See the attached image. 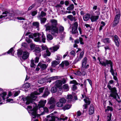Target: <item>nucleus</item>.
Masks as SVG:
<instances>
[{
    "label": "nucleus",
    "mask_w": 121,
    "mask_h": 121,
    "mask_svg": "<svg viewBox=\"0 0 121 121\" xmlns=\"http://www.w3.org/2000/svg\"><path fill=\"white\" fill-rule=\"evenodd\" d=\"M44 90L43 87H41L39 88V93L36 91L31 94L30 96L26 97L23 99V101L24 103L26 104H29L30 103H33L34 101L37 98V97L35 95H39L42 93Z\"/></svg>",
    "instance_id": "1"
},
{
    "label": "nucleus",
    "mask_w": 121,
    "mask_h": 121,
    "mask_svg": "<svg viewBox=\"0 0 121 121\" xmlns=\"http://www.w3.org/2000/svg\"><path fill=\"white\" fill-rule=\"evenodd\" d=\"M29 36L30 38L32 39L35 37L34 40L35 41L39 42L42 41L44 43L45 42L46 37L43 33L32 34L29 35Z\"/></svg>",
    "instance_id": "2"
},
{
    "label": "nucleus",
    "mask_w": 121,
    "mask_h": 121,
    "mask_svg": "<svg viewBox=\"0 0 121 121\" xmlns=\"http://www.w3.org/2000/svg\"><path fill=\"white\" fill-rule=\"evenodd\" d=\"M114 83V81L112 80H111L109 81L108 84L107 85V86L109 90H110L111 93L110 94L109 97H111L115 99L118 102H119L117 99V97L118 99H119L120 97L118 96L117 93V91L116 88L115 87L112 88L110 85Z\"/></svg>",
    "instance_id": "3"
},
{
    "label": "nucleus",
    "mask_w": 121,
    "mask_h": 121,
    "mask_svg": "<svg viewBox=\"0 0 121 121\" xmlns=\"http://www.w3.org/2000/svg\"><path fill=\"white\" fill-rule=\"evenodd\" d=\"M98 59L99 62V64L103 66H106L107 65L109 64L110 66V71L111 73L114 76L115 74L114 70L113 68L112 63L111 61L110 60H106L104 59H100L99 57Z\"/></svg>",
    "instance_id": "4"
},
{
    "label": "nucleus",
    "mask_w": 121,
    "mask_h": 121,
    "mask_svg": "<svg viewBox=\"0 0 121 121\" xmlns=\"http://www.w3.org/2000/svg\"><path fill=\"white\" fill-rule=\"evenodd\" d=\"M45 26L46 27V30L49 31L53 35H56L59 33L58 28L56 26H51L49 23L45 25Z\"/></svg>",
    "instance_id": "5"
},
{
    "label": "nucleus",
    "mask_w": 121,
    "mask_h": 121,
    "mask_svg": "<svg viewBox=\"0 0 121 121\" xmlns=\"http://www.w3.org/2000/svg\"><path fill=\"white\" fill-rule=\"evenodd\" d=\"M78 26V23L76 22H75L72 25V34H75L77 36L78 35V33L77 30Z\"/></svg>",
    "instance_id": "6"
},
{
    "label": "nucleus",
    "mask_w": 121,
    "mask_h": 121,
    "mask_svg": "<svg viewBox=\"0 0 121 121\" xmlns=\"http://www.w3.org/2000/svg\"><path fill=\"white\" fill-rule=\"evenodd\" d=\"M37 107L33 108V109L28 111V112L30 115L32 116V118H34L36 117L37 114Z\"/></svg>",
    "instance_id": "7"
},
{
    "label": "nucleus",
    "mask_w": 121,
    "mask_h": 121,
    "mask_svg": "<svg viewBox=\"0 0 121 121\" xmlns=\"http://www.w3.org/2000/svg\"><path fill=\"white\" fill-rule=\"evenodd\" d=\"M120 15V14H117L115 16V20L112 23V25L113 26H116L119 23Z\"/></svg>",
    "instance_id": "8"
},
{
    "label": "nucleus",
    "mask_w": 121,
    "mask_h": 121,
    "mask_svg": "<svg viewBox=\"0 0 121 121\" xmlns=\"http://www.w3.org/2000/svg\"><path fill=\"white\" fill-rule=\"evenodd\" d=\"M6 95L7 93L6 92H3L2 90L0 88V102L2 100L1 97L4 100H5V97H6Z\"/></svg>",
    "instance_id": "9"
},
{
    "label": "nucleus",
    "mask_w": 121,
    "mask_h": 121,
    "mask_svg": "<svg viewBox=\"0 0 121 121\" xmlns=\"http://www.w3.org/2000/svg\"><path fill=\"white\" fill-rule=\"evenodd\" d=\"M87 59L86 57H85L82 60V68L85 69L88 68L89 67V65L87 64L86 65Z\"/></svg>",
    "instance_id": "10"
},
{
    "label": "nucleus",
    "mask_w": 121,
    "mask_h": 121,
    "mask_svg": "<svg viewBox=\"0 0 121 121\" xmlns=\"http://www.w3.org/2000/svg\"><path fill=\"white\" fill-rule=\"evenodd\" d=\"M46 102V100H41L39 102V104L38 105V107L39 109V110H40V109L41 108H43Z\"/></svg>",
    "instance_id": "11"
},
{
    "label": "nucleus",
    "mask_w": 121,
    "mask_h": 121,
    "mask_svg": "<svg viewBox=\"0 0 121 121\" xmlns=\"http://www.w3.org/2000/svg\"><path fill=\"white\" fill-rule=\"evenodd\" d=\"M52 114L47 116V121H55V117Z\"/></svg>",
    "instance_id": "12"
},
{
    "label": "nucleus",
    "mask_w": 121,
    "mask_h": 121,
    "mask_svg": "<svg viewBox=\"0 0 121 121\" xmlns=\"http://www.w3.org/2000/svg\"><path fill=\"white\" fill-rule=\"evenodd\" d=\"M114 42L115 43L117 47H118L119 45L120 40L116 35L114 36Z\"/></svg>",
    "instance_id": "13"
},
{
    "label": "nucleus",
    "mask_w": 121,
    "mask_h": 121,
    "mask_svg": "<svg viewBox=\"0 0 121 121\" xmlns=\"http://www.w3.org/2000/svg\"><path fill=\"white\" fill-rule=\"evenodd\" d=\"M3 14H5L6 15H4V16L1 15L0 16V18H2L3 17L5 18L6 17L8 16V15L10 16H11L12 17L13 16V14H12V13H9L7 11H5L4 12H3Z\"/></svg>",
    "instance_id": "14"
},
{
    "label": "nucleus",
    "mask_w": 121,
    "mask_h": 121,
    "mask_svg": "<svg viewBox=\"0 0 121 121\" xmlns=\"http://www.w3.org/2000/svg\"><path fill=\"white\" fill-rule=\"evenodd\" d=\"M29 53L27 51L24 52H23L22 58L24 60L26 59L29 57Z\"/></svg>",
    "instance_id": "15"
},
{
    "label": "nucleus",
    "mask_w": 121,
    "mask_h": 121,
    "mask_svg": "<svg viewBox=\"0 0 121 121\" xmlns=\"http://www.w3.org/2000/svg\"><path fill=\"white\" fill-rule=\"evenodd\" d=\"M84 100L85 103L86 104L83 105L84 107V108L86 109L87 108V105L90 104V101L89 99L87 98H86V99H84Z\"/></svg>",
    "instance_id": "16"
},
{
    "label": "nucleus",
    "mask_w": 121,
    "mask_h": 121,
    "mask_svg": "<svg viewBox=\"0 0 121 121\" xmlns=\"http://www.w3.org/2000/svg\"><path fill=\"white\" fill-rule=\"evenodd\" d=\"M99 16L98 15H92L90 17V19L92 22L96 21L99 18Z\"/></svg>",
    "instance_id": "17"
},
{
    "label": "nucleus",
    "mask_w": 121,
    "mask_h": 121,
    "mask_svg": "<svg viewBox=\"0 0 121 121\" xmlns=\"http://www.w3.org/2000/svg\"><path fill=\"white\" fill-rule=\"evenodd\" d=\"M52 25L51 26H56L57 24V21L54 19H52L50 20Z\"/></svg>",
    "instance_id": "18"
},
{
    "label": "nucleus",
    "mask_w": 121,
    "mask_h": 121,
    "mask_svg": "<svg viewBox=\"0 0 121 121\" xmlns=\"http://www.w3.org/2000/svg\"><path fill=\"white\" fill-rule=\"evenodd\" d=\"M59 47L58 46H56L50 48V49L51 50V52H54L56 51L59 48Z\"/></svg>",
    "instance_id": "19"
},
{
    "label": "nucleus",
    "mask_w": 121,
    "mask_h": 121,
    "mask_svg": "<svg viewBox=\"0 0 121 121\" xmlns=\"http://www.w3.org/2000/svg\"><path fill=\"white\" fill-rule=\"evenodd\" d=\"M40 65V68L42 70L45 69L47 67V65L46 64H43L40 65V63H39L38 65V66Z\"/></svg>",
    "instance_id": "20"
},
{
    "label": "nucleus",
    "mask_w": 121,
    "mask_h": 121,
    "mask_svg": "<svg viewBox=\"0 0 121 121\" xmlns=\"http://www.w3.org/2000/svg\"><path fill=\"white\" fill-rule=\"evenodd\" d=\"M94 109L92 106H91L89 110V113L90 115H92L94 113Z\"/></svg>",
    "instance_id": "21"
},
{
    "label": "nucleus",
    "mask_w": 121,
    "mask_h": 121,
    "mask_svg": "<svg viewBox=\"0 0 121 121\" xmlns=\"http://www.w3.org/2000/svg\"><path fill=\"white\" fill-rule=\"evenodd\" d=\"M90 16V14H89L85 15L83 17V20L85 21H88L89 19Z\"/></svg>",
    "instance_id": "22"
},
{
    "label": "nucleus",
    "mask_w": 121,
    "mask_h": 121,
    "mask_svg": "<svg viewBox=\"0 0 121 121\" xmlns=\"http://www.w3.org/2000/svg\"><path fill=\"white\" fill-rule=\"evenodd\" d=\"M59 32L60 33H62V32L65 34V33L64 32V27L61 26H60L59 27Z\"/></svg>",
    "instance_id": "23"
},
{
    "label": "nucleus",
    "mask_w": 121,
    "mask_h": 121,
    "mask_svg": "<svg viewBox=\"0 0 121 121\" xmlns=\"http://www.w3.org/2000/svg\"><path fill=\"white\" fill-rule=\"evenodd\" d=\"M49 91L48 89L47 88L45 90L44 94L43 95V97H45L48 96L49 94Z\"/></svg>",
    "instance_id": "24"
},
{
    "label": "nucleus",
    "mask_w": 121,
    "mask_h": 121,
    "mask_svg": "<svg viewBox=\"0 0 121 121\" xmlns=\"http://www.w3.org/2000/svg\"><path fill=\"white\" fill-rule=\"evenodd\" d=\"M63 88L65 91H67L69 90V87L68 84H66L63 86Z\"/></svg>",
    "instance_id": "25"
},
{
    "label": "nucleus",
    "mask_w": 121,
    "mask_h": 121,
    "mask_svg": "<svg viewBox=\"0 0 121 121\" xmlns=\"http://www.w3.org/2000/svg\"><path fill=\"white\" fill-rule=\"evenodd\" d=\"M62 82L60 80H58L56 81V85L57 87H59L61 85Z\"/></svg>",
    "instance_id": "26"
},
{
    "label": "nucleus",
    "mask_w": 121,
    "mask_h": 121,
    "mask_svg": "<svg viewBox=\"0 0 121 121\" xmlns=\"http://www.w3.org/2000/svg\"><path fill=\"white\" fill-rule=\"evenodd\" d=\"M69 62L67 61H63L62 63V64L60 65L62 67H63L64 65L66 66H68L69 65Z\"/></svg>",
    "instance_id": "27"
},
{
    "label": "nucleus",
    "mask_w": 121,
    "mask_h": 121,
    "mask_svg": "<svg viewBox=\"0 0 121 121\" xmlns=\"http://www.w3.org/2000/svg\"><path fill=\"white\" fill-rule=\"evenodd\" d=\"M14 51L13 50V48H11L7 52V53L9 54L10 53H11V55L13 56H14Z\"/></svg>",
    "instance_id": "28"
},
{
    "label": "nucleus",
    "mask_w": 121,
    "mask_h": 121,
    "mask_svg": "<svg viewBox=\"0 0 121 121\" xmlns=\"http://www.w3.org/2000/svg\"><path fill=\"white\" fill-rule=\"evenodd\" d=\"M46 15V13L44 12L43 11H42L41 13V14L38 16V18H41V17H43L45 16Z\"/></svg>",
    "instance_id": "29"
},
{
    "label": "nucleus",
    "mask_w": 121,
    "mask_h": 121,
    "mask_svg": "<svg viewBox=\"0 0 121 121\" xmlns=\"http://www.w3.org/2000/svg\"><path fill=\"white\" fill-rule=\"evenodd\" d=\"M44 111L40 114V115H43L44 114V112H48V108L46 107L43 108Z\"/></svg>",
    "instance_id": "30"
},
{
    "label": "nucleus",
    "mask_w": 121,
    "mask_h": 121,
    "mask_svg": "<svg viewBox=\"0 0 121 121\" xmlns=\"http://www.w3.org/2000/svg\"><path fill=\"white\" fill-rule=\"evenodd\" d=\"M102 41L105 43H108L110 42V41L108 38H105L102 39Z\"/></svg>",
    "instance_id": "31"
},
{
    "label": "nucleus",
    "mask_w": 121,
    "mask_h": 121,
    "mask_svg": "<svg viewBox=\"0 0 121 121\" xmlns=\"http://www.w3.org/2000/svg\"><path fill=\"white\" fill-rule=\"evenodd\" d=\"M72 98L73 96L71 95H68L67 97V98L69 102H70L72 101Z\"/></svg>",
    "instance_id": "32"
},
{
    "label": "nucleus",
    "mask_w": 121,
    "mask_h": 121,
    "mask_svg": "<svg viewBox=\"0 0 121 121\" xmlns=\"http://www.w3.org/2000/svg\"><path fill=\"white\" fill-rule=\"evenodd\" d=\"M54 102V99L53 98H51L49 100L48 103L50 104H53Z\"/></svg>",
    "instance_id": "33"
},
{
    "label": "nucleus",
    "mask_w": 121,
    "mask_h": 121,
    "mask_svg": "<svg viewBox=\"0 0 121 121\" xmlns=\"http://www.w3.org/2000/svg\"><path fill=\"white\" fill-rule=\"evenodd\" d=\"M71 107V105H66L65 106L63 107L62 108L63 109L65 110L66 109H69Z\"/></svg>",
    "instance_id": "34"
},
{
    "label": "nucleus",
    "mask_w": 121,
    "mask_h": 121,
    "mask_svg": "<svg viewBox=\"0 0 121 121\" xmlns=\"http://www.w3.org/2000/svg\"><path fill=\"white\" fill-rule=\"evenodd\" d=\"M59 64V61H57L56 60L53 61L52 62V65L53 66L55 67L56 65H57Z\"/></svg>",
    "instance_id": "35"
},
{
    "label": "nucleus",
    "mask_w": 121,
    "mask_h": 121,
    "mask_svg": "<svg viewBox=\"0 0 121 121\" xmlns=\"http://www.w3.org/2000/svg\"><path fill=\"white\" fill-rule=\"evenodd\" d=\"M74 5L73 4H71L67 8V10H72L74 8Z\"/></svg>",
    "instance_id": "36"
},
{
    "label": "nucleus",
    "mask_w": 121,
    "mask_h": 121,
    "mask_svg": "<svg viewBox=\"0 0 121 121\" xmlns=\"http://www.w3.org/2000/svg\"><path fill=\"white\" fill-rule=\"evenodd\" d=\"M39 18L40 19L41 23L42 24H44L47 20V19L45 17Z\"/></svg>",
    "instance_id": "37"
},
{
    "label": "nucleus",
    "mask_w": 121,
    "mask_h": 121,
    "mask_svg": "<svg viewBox=\"0 0 121 121\" xmlns=\"http://www.w3.org/2000/svg\"><path fill=\"white\" fill-rule=\"evenodd\" d=\"M84 52L82 51L80 53V56L78 59L77 60L78 61L80 60L83 57L84 54Z\"/></svg>",
    "instance_id": "38"
},
{
    "label": "nucleus",
    "mask_w": 121,
    "mask_h": 121,
    "mask_svg": "<svg viewBox=\"0 0 121 121\" xmlns=\"http://www.w3.org/2000/svg\"><path fill=\"white\" fill-rule=\"evenodd\" d=\"M35 64L34 63V60H32L30 61V66L31 67H34L35 68Z\"/></svg>",
    "instance_id": "39"
},
{
    "label": "nucleus",
    "mask_w": 121,
    "mask_h": 121,
    "mask_svg": "<svg viewBox=\"0 0 121 121\" xmlns=\"http://www.w3.org/2000/svg\"><path fill=\"white\" fill-rule=\"evenodd\" d=\"M33 25L36 28H38L39 27V23L38 22H35L33 23Z\"/></svg>",
    "instance_id": "40"
},
{
    "label": "nucleus",
    "mask_w": 121,
    "mask_h": 121,
    "mask_svg": "<svg viewBox=\"0 0 121 121\" xmlns=\"http://www.w3.org/2000/svg\"><path fill=\"white\" fill-rule=\"evenodd\" d=\"M52 39V36L51 35L49 34L47 35V39L48 40H51Z\"/></svg>",
    "instance_id": "41"
},
{
    "label": "nucleus",
    "mask_w": 121,
    "mask_h": 121,
    "mask_svg": "<svg viewBox=\"0 0 121 121\" xmlns=\"http://www.w3.org/2000/svg\"><path fill=\"white\" fill-rule=\"evenodd\" d=\"M113 109L112 107L108 106L107 107V108L105 109V112H107V111L109 110L112 111H113Z\"/></svg>",
    "instance_id": "42"
},
{
    "label": "nucleus",
    "mask_w": 121,
    "mask_h": 121,
    "mask_svg": "<svg viewBox=\"0 0 121 121\" xmlns=\"http://www.w3.org/2000/svg\"><path fill=\"white\" fill-rule=\"evenodd\" d=\"M51 90L52 92L54 93L57 91V89L55 87H54L51 88Z\"/></svg>",
    "instance_id": "43"
},
{
    "label": "nucleus",
    "mask_w": 121,
    "mask_h": 121,
    "mask_svg": "<svg viewBox=\"0 0 121 121\" xmlns=\"http://www.w3.org/2000/svg\"><path fill=\"white\" fill-rule=\"evenodd\" d=\"M30 84L28 83H26L24 84L25 87L26 88H28L30 86Z\"/></svg>",
    "instance_id": "44"
},
{
    "label": "nucleus",
    "mask_w": 121,
    "mask_h": 121,
    "mask_svg": "<svg viewBox=\"0 0 121 121\" xmlns=\"http://www.w3.org/2000/svg\"><path fill=\"white\" fill-rule=\"evenodd\" d=\"M35 50L36 53H39L40 52V49L38 47H36L35 48Z\"/></svg>",
    "instance_id": "45"
},
{
    "label": "nucleus",
    "mask_w": 121,
    "mask_h": 121,
    "mask_svg": "<svg viewBox=\"0 0 121 121\" xmlns=\"http://www.w3.org/2000/svg\"><path fill=\"white\" fill-rule=\"evenodd\" d=\"M56 105L57 107H61L63 106V104L62 103L60 102H58L56 103Z\"/></svg>",
    "instance_id": "46"
},
{
    "label": "nucleus",
    "mask_w": 121,
    "mask_h": 121,
    "mask_svg": "<svg viewBox=\"0 0 121 121\" xmlns=\"http://www.w3.org/2000/svg\"><path fill=\"white\" fill-rule=\"evenodd\" d=\"M46 54H45V57H46L47 56H50L51 53L48 49L46 50Z\"/></svg>",
    "instance_id": "47"
},
{
    "label": "nucleus",
    "mask_w": 121,
    "mask_h": 121,
    "mask_svg": "<svg viewBox=\"0 0 121 121\" xmlns=\"http://www.w3.org/2000/svg\"><path fill=\"white\" fill-rule=\"evenodd\" d=\"M112 116L111 113H110L108 116L107 117V121H110L111 120V117Z\"/></svg>",
    "instance_id": "48"
},
{
    "label": "nucleus",
    "mask_w": 121,
    "mask_h": 121,
    "mask_svg": "<svg viewBox=\"0 0 121 121\" xmlns=\"http://www.w3.org/2000/svg\"><path fill=\"white\" fill-rule=\"evenodd\" d=\"M45 82V80L43 78H42L39 79L38 81L39 83L41 84L44 83Z\"/></svg>",
    "instance_id": "49"
},
{
    "label": "nucleus",
    "mask_w": 121,
    "mask_h": 121,
    "mask_svg": "<svg viewBox=\"0 0 121 121\" xmlns=\"http://www.w3.org/2000/svg\"><path fill=\"white\" fill-rule=\"evenodd\" d=\"M76 55L75 52L73 51H71L70 53V55L74 57Z\"/></svg>",
    "instance_id": "50"
},
{
    "label": "nucleus",
    "mask_w": 121,
    "mask_h": 121,
    "mask_svg": "<svg viewBox=\"0 0 121 121\" xmlns=\"http://www.w3.org/2000/svg\"><path fill=\"white\" fill-rule=\"evenodd\" d=\"M67 17L71 21H72L73 19V17L71 15H70L68 16Z\"/></svg>",
    "instance_id": "51"
},
{
    "label": "nucleus",
    "mask_w": 121,
    "mask_h": 121,
    "mask_svg": "<svg viewBox=\"0 0 121 121\" xmlns=\"http://www.w3.org/2000/svg\"><path fill=\"white\" fill-rule=\"evenodd\" d=\"M60 102L63 104L65 102L66 100L65 99L62 98L60 99Z\"/></svg>",
    "instance_id": "52"
},
{
    "label": "nucleus",
    "mask_w": 121,
    "mask_h": 121,
    "mask_svg": "<svg viewBox=\"0 0 121 121\" xmlns=\"http://www.w3.org/2000/svg\"><path fill=\"white\" fill-rule=\"evenodd\" d=\"M79 41H80V44H84V42L83 41V39L82 38H81V37H79Z\"/></svg>",
    "instance_id": "53"
},
{
    "label": "nucleus",
    "mask_w": 121,
    "mask_h": 121,
    "mask_svg": "<svg viewBox=\"0 0 121 121\" xmlns=\"http://www.w3.org/2000/svg\"><path fill=\"white\" fill-rule=\"evenodd\" d=\"M62 57V56L60 55H58L56 56V60H60L61 58Z\"/></svg>",
    "instance_id": "54"
},
{
    "label": "nucleus",
    "mask_w": 121,
    "mask_h": 121,
    "mask_svg": "<svg viewBox=\"0 0 121 121\" xmlns=\"http://www.w3.org/2000/svg\"><path fill=\"white\" fill-rule=\"evenodd\" d=\"M74 73L75 74L77 75H82L81 73L79 71H78L75 72Z\"/></svg>",
    "instance_id": "55"
},
{
    "label": "nucleus",
    "mask_w": 121,
    "mask_h": 121,
    "mask_svg": "<svg viewBox=\"0 0 121 121\" xmlns=\"http://www.w3.org/2000/svg\"><path fill=\"white\" fill-rule=\"evenodd\" d=\"M59 77V76H54L50 77L49 78L50 80H54L57 79Z\"/></svg>",
    "instance_id": "56"
},
{
    "label": "nucleus",
    "mask_w": 121,
    "mask_h": 121,
    "mask_svg": "<svg viewBox=\"0 0 121 121\" xmlns=\"http://www.w3.org/2000/svg\"><path fill=\"white\" fill-rule=\"evenodd\" d=\"M42 49L43 50H47L48 48L46 45H42L41 46Z\"/></svg>",
    "instance_id": "57"
},
{
    "label": "nucleus",
    "mask_w": 121,
    "mask_h": 121,
    "mask_svg": "<svg viewBox=\"0 0 121 121\" xmlns=\"http://www.w3.org/2000/svg\"><path fill=\"white\" fill-rule=\"evenodd\" d=\"M70 83H71V84H74L76 85H78V83L75 80H73L72 81H71L70 82Z\"/></svg>",
    "instance_id": "58"
},
{
    "label": "nucleus",
    "mask_w": 121,
    "mask_h": 121,
    "mask_svg": "<svg viewBox=\"0 0 121 121\" xmlns=\"http://www.w3.org/2000/svg\"><path fill=\"white\" fill-rule=\"evenodd\" d=\"M26 41L28 43H30L31 41V40L30 39L27 37H26Z\"/></svg>",
    "instance_id": "59"
},
{
    "label": "nucleus",
    "mask_w": 121,
    "mask_h": 121,
    "mask_svg": "<svg viewBox=\"0 0 121 121\" xmlns=\"http://www.w3.org/2000/svg\"><path fill=\"white\" fill-rule=\"evenodd\" d=\"M30 47L31 49L33 50L35 48V45L33 43H31L30 45Z\"/></svg>",
    "instance_id": "60"
},
{
    "label": "nucleus",
    "mask_w": 121,
    "mask_h": 121,
    "mask_svg": "<svg viewBox=\"0 0 121 121\" xmlns=\"http://www.w3.org/2000/svg\"><path fill=\"white\" fill-rule=\"evenodd\" d=\"M22 51L21 50H18L17 54L18 55H22Z\"/></svg>",
    "instance_id": "61"
},
{
    "label": "nucleus",
    "mask_w": 121,
    "mask_h": 121,
    "mask_svg": "<svg viewBox=\"0 0 121 121\" xmlns=\"http://www.w3.org/2000/svg\"><path fill=\"white\" fill-rule=\"evenodd\" d=\"M20 93V91H17L15 92L14 94V96L15 97L17 96Z\"/></svg>",
    "instance_id": "62"
},
{
    "label": "nucleus",
    "mask_w": 121,
    "mask_h": 121,
    "mask_svg": "<svg viewBox=\"0 0 121 121\" xmlns=\"http://www.w3.org/2000/svg\"><path fill=\"white\" fill-rule=\"evenodd\" d=\"M37 13V12L36 11H33L31 13L32 15L33 16H34L36 15Z\"/></svg>",
    "instance_id": "63"
},
{
    "label": "nucleus",
    "mask_w": 121,
    "mask_h": 121,
    "mask_svg": "<svg viewBox=\"0 0 121 121\" xmlns=\"http://www.w3.org/2000/svg\"><path fill=\"white\" fill-rule=\"evenodd\" d=\"M22 46L26 48L27 47V45L26 43H25L23 42L22 43Z\"/></svg>",
    "instance_id": "64"
}]
</instances>
